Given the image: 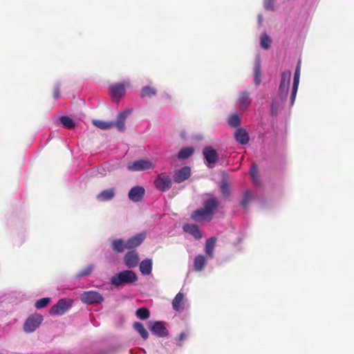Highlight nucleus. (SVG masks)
Wrapping results in <instances>:
<instances>
[{
    "label": "nucleus",
    "instance_id": "f257e3e1",
    "mask_svg": "<svg viewBox=\"0 0 354 354\" xmlns=\"http://www.w3.org/2000/svg\"><path fill=\"white\" fill-rule=\"evenodd\" d=\"M138 280L136 274L132 270H124L113 276L111 283L115 286H120L124 284L132 283Z\"/></svg>",
    "mask_w": 354,
    "mask_h": 354
},
{
    "label": "nucleus",
    "instance_id": "f03ea898",
    "mask_svg": "<svg viewBox=\"0 0 354 354\" xmlns=\"http://www.w3.org/2000/svg\"><path fill=\"white\" fill-rule=\"evenodd\" d=\"M289 88L285 86H279L277 97L272 100L271 104V113L272 115H277L278 110L282 106L286 101Z\"/></svg>",
    "mask_w": 354,
    "mask_h": 354
},
{
    "label": "nucleus",
    "instance_id": "7ed1b4c3",
    "mask_svg": "<svg viewBox=\"0 0 354 354\" xmlns=\"http://www.w3.org/2000/svg\"><path fill=\"white\" fill-rule=\"evenodd\" d=\"M156 188L162 192H167L171 188L172 180L171 177L165 172L157 175L153 181Z\"/></svg>",
    "mask_w": 354,
    "mask_h": 354
},
{
    "label": "nucleus",
    "instance_id": "20e7f679",
    "mask_svg": "<svg viewBox=\"0 0 354 354\" xmlns=\"http://www.w3.org/2000/svg\"><path fill=\"white\" fill-rule=\"evenodd\" d=\"M80 300L86 304H100L104 301L102 295L97 291H85L80 295Z\"/></svg>",
    "mask_w": 354,
    "mask_h": 354
},
{
    "label": "nucleus",
    "instance_id": "39448f33",
    "mask_svg": "<svg viewBox=\"0 0 354 354\" xmlns=\"http://www.w3.org/2000/svg\"><path fill=\"white\" fill-rule=\"evenodd\" d=\"M43 321V317L39 314L30 316L24 323V330L27 333H32L39 327Z\"/></svg>",
    "mask_w": 354,
    "mask_h": 354
},
{
    "label": "nucleus",
    "instance_id": "423d86ee",
    "mask_svg": "<svg viewBox=\"0 0 354 354\" xmlns=\"http://www.w3.org/2000/svg\"><path fill=\"white\" fill-rule=\"evenodd\" d=\"M154 164L148 159H141L129 163L127 168L129 171H145L148 169H153Z\"/></svg>",
    "mask_w": 354,
    "mask_h": 354
},
{
    "label": "nucleus",
    "instance_id": "0eeeda50",
    "mask_svg": "<svg viewBox=\"0 0 354 354\" xmlns=\"http://www.w3.org/2000/svg\"><path fill=\"white\" fill-rule=\"evenodd\" d=\"M71 302L66 299H59L56 304L50 309V314L53 315H62L68 309Z\"/></svg>",
    "mask_w": 354,
    "mask_h": 354
},
{
    "label": "nucleus",
    "instance_id": "6e6552de",
    "mask_svg": "<svg viewBox=\"0 0 354 354\" xmlns=\"http://www.w3.org/2000/svg\"><path fill=\"white\" fill-rule=\"evenodd\" d=\"M149 327L151 333L158 337H166L168 335V330L161 322H149Z\"/></svg>",
    "mask_w": 354,
    "mask_h": 354
},
{
    "label": "nucleus",
    "instance_id": "1a4fd4ad",
    "mask_svg": "<svg viewBox=\"0 0 354 354\" xmlns=\"http://www.w3.org/2000/svg\"><path fill=\"white\" fill-rule=\"evenodd\" d=\"M110 92L112 98L117 103L119 102L120 99L125 94V87L122 83H116L110 86Z\"/></svg>",
    "mask_w": 354,
    "mask_h": 354
},
{
    "label": "nucleus",
    "instance_id": "9d476101",
    "mask_svg": "<svg viewBox=\"0 0 354 354\" xmlns=\"http://www.w3.org/2000/svg\"><path fill=\"white\" fill-rule=\"evenodd\" d=\"M145 194V188L142 186H135L132 187L129 193V198L135 203H138L142 201Z\"/></svg>",
    "mask_w": 354,
    "mask_h": 354
},
{
    "label": "nucleus",
    "instance_id": "9b49d317",
    "mask_svg": "<svg viewBox=\"0 0 354 354\" xmlns=\"http://www.w3.org/2000/svg\"><path fill=\"white\" fill-rule=\"evenodd\" d=\"M219 204L220 202L217 198L212 197L205 200L203 203V206L205 211L213 218V215L218 209Z\"/></svg>",
    "mask_w": 354,
    "mask_h": 354
},
{
    "label": "nucleus",
    "instance_id": "f8f14e48",
    "mask_svg": "<svg viewBox=\"0 0 354 354\" xmlns=\"http://www.w3.org/2000/svg\"><path fill=\"white\" fill-rule=\"evenodd\" d=\"M191 218L196 222L210 221L212 217L204 208H199L191 214Z\"/></svg>",
    "mask_w": 354,
    "mask_h": 354
},
{
    "label": "nucleus",
    "instance_id": "ddd939ff",
    "mask_svg": "<svg viewBox=\"0 0 354 354\" xmlns=\"http://www.w3.org/2000/svg\"><path fill=\"white\" fill-rule=\"evenodd\" d=\"M300 77V66H297L293 78V84L290 97V104L292 106L295 101Z\"/></svg>",
    "mask_w": 354,
    "mask_h": 354
},
{
    "label": "nucleus",
    "instance_id": "4468645a",
    "mask_svg": "<svg viewBox=\"0 0 354 354\" xmlns=\"http://www.w3.org/2000/svg\"><path fill=\"white\" fill-rule=\"evenodd\" d=\"M191 176V169L189 167H183V168L175 171L174 180L177 183H180L188 179Z\"/></svg>",
    "mask_w": 354,
    "mask_h": 354
},
{
    "label": "nucleus",
    "instance_id": "2eb2a0df",
    "mask_svg": "<svg viewBox=\"0 0 354 354\" xmlns=\"http://www.w3.org/2000/svg\"><path fill=\"white\" fill-rule=\"evenodd\" d=\"M124 261L128 268H135L139 262L138 254L136 250L127 252L124 257Z\"/></svg>",
    "mask_w": 354,
    "mask_h": 354
},
{
    "label": "nucleus",
    "instance_id": "dca6fc26",
    "mask_svg": "<svg viewBox=\"0 0 354 354\" xmlns=\"http://www.w3.org/2000/svg\"><path fill=\"white\" fill-rule=\"evenodd\" d=\"M183 229L185 232L191 234L197 240L203 237V233L196 224L185 223L183 226Z\"/></svg>",
    "mask_w": 354,
    "mask_h": 354
},
{
    "label": "nucleus",
    "instance_id": "f3484780",
    "mask_svg": "<svg viewBox=\"0 0 354 354\" xmlns=\"http://www.w3.org/2000/svg\"><path fill=\"white\" fill-rule=\"evenodd\" d=\"M145 233L138 234L136 236L129 239L126 242L127 250H131L140 245L145 239Z\"/></svg>",
    "mask_w": 354,
    "mask_h": 354
},
{
    "label": "nucleus",
    "instance_id": "a211bd4d",
    "mask_svg": "<svg viewBox=\"0 0 354 354\" xmlns=\"http://www.w3.org/2000/svg\"><path fill=\"white\" fill-rule=\"evenodd\" d=\"M238 102L240 110L242 111H246L251 104L249 93L247 91L241 92L238 99Z\"/></svg>",
    "mask_w": 354,
    "mask_h": 354
},
{
    "label": "nucleus",
    "instance_id": "6ab92c4d",
    "mask_svg": "<svg viewBox=\"0 0 354 354\" xmlns=\"http://www.w3.org/2000/svg\"><path fill=\"white\" fill-rule=\"evenodd\" d=\"M203 154L209 164H214L216 162L218 155L212 147H205L203 149Z\"/></svg>",
    "mask_w": 354,
    "mask_h": 354
},
{
    "label": "nucleus",
    "instance_id": "aec40b11",
    "mask_svg": "<svg viewBox=\"0 0 354 354\" xmlns=\"http://www.w3.org/2000/svg\"><path fill=\"white\" fill-rule=\"evenodd\" d=\"M217 241V238L216 236H212L209 238L205 245V252L206 257L209 259H213L214 256V248L216 246V243Z\"/></svg>",
    "mask_w": 354,
    "mask_h": 354
},
{
    "label": "nucleus",
    "instance_id": "412c9836",
    "mask_svg": "<svg viewBox=\"0 0 354 354\" xmlns=\"http://www.w3.org/2000/svg\"><path fill=\"white\" fill-rule=\"evenodd\" d=\"M234 136L236 141L242 145H246L250 140L248 132L243 128H238L234 132Z\"/></svg>",
    "mask_w": 354,
    "mask_h": 354
},
{
    "label": "nucleus",
    "instance_id": "4be33fe9",
    "mask_svg": "<svg viewBox=\"0 0 354 354\" xmlns=\"http://www.w3.org/2000/svg\"><path fill=\"white\" fill-rule=\"evenodd\" d=\"M129 113V110H126L118 113L117 120L115 122H114V126H116L118 131H123L125 129V120Z\"/></svg>",
    "mask_w": 354,
    "mask_h": 354
},
{
    "label": "nucleus",
    "instance_id": "5701e85b",
    "mask_svg": "<svg viewBox=\"0 0 354 354\" xmlns=\"http://www.w3.org/2000/svg\"><path fill=\"white\" fill-rule=\"evenodd\" d=\"M207 257H205L202 254L196 255L194 259V270L196 272L202 271L207 263Z\"/></svg>",
    "mask_w": 354,
    "mask_h": 354
},
{
    "label": "nucleus",
    "instance_id": "b1692460",
    "mask_svg": "<svg viewBox=\"0 0 354 354\" xmlns=\"http://www.w3.org/2000/svg\"><path fill=\"white\" fill-rule=\"evenodd\" d=\"M115 194V188H109L102 191L97 195V199L100 201H107L112 199Z\"/></svg>",
    "mask_w": 354,
    "mask_h": 354
},
{
    "label": "nucleus",
    "instance_id": "393cba45",
    "mask_svg": "<svg viewBox=\"0 0 354 354\" xmlns=\"http://www.w3.org/2000/svg\"><path fill=\"white\" fill-rule=\"evenodd\" d=\"M184 295L182 292H178L172 301V307L176 311H182L184 309L183 306Z\"/></svg>",
    "mask_w": 354,
    "mask_h": 354
},
{
    "label": "nucleus",
    "instance_id": "a878e982",
    "mask_svg": "<svg viewBox=\"0 0 354 354\" xmlns=\"http://www.w3.org/2000/svg\"><path fill=\"white\" fill-rule=\"evenodd\" d=\"M152 270V261L150 259H146L141 261L140 264V271L144 275L151 274Z\"/></svg>",
    "mask_w": 354,
    "mask_h": 354
},
{
    "label": "nucleus",
    "instance_id": "bb28decb",
    "mask_svg": "<svg viewBox=\"0 0 354 354\" xmlns=\"http://www.w3.org/2000/svg\"><path fill=\"white\" fill-rule=\"evenodd\" d=\"M93 124L100 129H109L114 127V122L113 121H103L100 120H93Z\"/></svg>",
    "mask_w": 354,
    "mask_h": 354
},
{
    "label": "nucleus",
    "instance_id": "cd10ccee",
    "mask_svg": "<svg viewBox=\"0 0 354 354\" xmlns=\"http://www.w3.org/2000/svg\"><path fill=\"white\" fill-rule=\"evenodd\" d=\"M111 248L115 252H122L127 249L126 243L121 239L114 240L111 243Z\"/></svg>",
    "mask_w": 354,
    "mask_h": 354
},
{
    "label": "nucleus",
    "instance_id": "c85d7f7f",
    "mask_svg": "<svg viewBox=\"0 0 354 354\" xmlns=\"http://www.w3.org/2000/svg\"><path fill=\"white\" fill-rule=\"evenodd\" d=\"M254 82L255 84L259 85L261 83V62L260 60H257L254 66Z\"/></svg>",
    "mask_w": 354,
    "mask_h": 354
},
{
    "label": "nucleus",
    "instance_id": "c756f323",
    "mask_svg": "<svg viewBox=\"0 0 354 354\" xmlns=\"http://www.w3.org/2000/svg\"><path fill=\"white\" fill-rule=\"evenodd\" d=\"M133 328L140 334L142 339H147L148 338L149 333L142 323L135 322L133 324Z\"/></svg>",
    "mask_w": 354,
    "mask_h": 354
},
{
    "label": "nucleus",
    "instance_id": "7c9ffc66",
    "mask_svg": "<svg viewBox=\"0 0 354 354\" xmlns=\"http://www.w3.org/2000/svg\"><path fill=\"white\" fill-rule=\"evenodd\" d=\"M291 78V72L290 71H283L281 73V80L279 86L289 88Z\"/></svg>",
    "mask_w": 354,
    "mask_h": 354
},
{
    "label": "nucleus",
    "instance_id": "2f4dec72",
    "mask_svg": "<svg viewBox=\"0 0 354 354\" xmlns=\"http://www.w3.org/2000/svg\"><path fill=\"white\" fill-rule=\"evenodd\" d=\"M227 122L231 127L236 128L241 125V119L237 113H234L229 117Z\"/></svg>",
    "mask_w": 354,
    "mask_h": 354
},
{
    "label": "nucleus",
    "instance_id": "473e14b6",
    "mask_svg": "<svg viewBox=\"0 0 354 354\" xmlns=\"http://www.w3.org/2000/svg\"><path fill=\"white\" fill-rule=\"evenodd\" d=\"M194 149L192 147H185L180 150L178 158L185 160L190 157L194 153Z\"/></svg>",
    "mask_w": 354,
    "mask_h": 354
},
{
    "label": "nucleus",
    "instance_id": "72a5a7b5",
    "mask_svg": "<svg viewBox=\"0 0 354 354\" xmlns=\"http://www.w3.org/2000/svg\"><path fill=\"white\" fill-rule=\"evenodd\" d=\"M136 315L140 319H147L150 317V312L147 308L142 307L137 309Z\"/></svg>",
    "mask_w": 354,
    "mask_h": 354
},
{
    "label": "nucleus",
    "instance_id": "f704fd0d",
    "mask_svg": "<svg viewBox=\"0 0 354 354\" xmlns=\"http://www.w3.org/2000/svg\"><path fill=\"white\" fill-rule=\"evenodd\" d=\"M271 39L267 34H263L260 37V45L263 49H268L270 47Z\"/></svg>",
    "mask_w": 354,
    "mask_h": 354
},
{
    "label": "nucleus",
    "instance_id": "c9c22d12",
    "mask_svg": "<svg viewBox=\"0 0 354 354\" xmlns=\"http://www.w3.org/2000/svg\"><path fill=\"white\" fill-rule=\"evenodd\" d=\"M156 94V91L151 86H145L142 88L140 95L142 97H151Z\"/></svg>",
    "mask_w": 354,
    "mask_h": 354
},
{
    "label": "nucleus",
    "instance_id": "e433bc0d",
    "mask_svg": "<svg viewBox=\"0 0 354 354\" xmlns=\"http://www.w3.org/2000/svg\"><path fill=\"white\" fill-rule=\"evenodd\" d=\"M60 122L64 125V127L68 129H72L75 127V122L73 120L69 118L68 116H62L59 118Z\"/></svg>",
    "mask_w": 354,
    "mask_h": 354
},
{
    "label": "nucleus",
    "instance_id": "4c0bfd02",
    "mask_svg": "<svg viewBox=\"0 0 354 354\" xmlns=\"http://www.w3.org/2000/svg\"><path fill=\"white\" fill-rule=\"evenodd\" d=\"M250 174L252 180L255 183H259V171L258 167L255 164H252L250 170Z\"/></svg>",
    "mask_w": 354,
    "mask_h": 354
},
{
    "label": "nucleus",
    "instance_id": "58836bf2",
    "mask_svg": "<svg viewBox=\"0 0 354 354\" xmlns=\"http://www.w3.org/2000/svg\"><path fill=\"white\" fill-rule=\"evenodd\" d=\"M50 299L49 297L39 299L35 302V306L37 309L43 308L50 303Z\"/></svg>",
    "mask_w": 354,
    "mask_h": 354
},
{
    "label": "nucleus",
    "instance_id": "ea45409f",
    "mask_svg": "<svg viewBox=\"0 0 354 354\" xmlns=\"http://www.w3.org/2000/svg\"><path fill=\"white\" fill-rule=\"evenodd\" d=\"M220 189L224 198H227L230 196V188L226 180H223L221 182Z\"/></svg>",
    "mask_w": 354,
    "mask_h": 354
},
{
    "label": "nucleus",
    "instance_id": "a19ab883",
    "mask_svg": "<svg viewBox=\"0 0 354 354\" xmlns=\"http://www.w3.org/2000/svg\"><path fill=\"white\" fill-rule=\"evenodd\" d=\"M93 269V266H88L86 268L77 272L75 275V277L80 279L84 276H88L91 273Z\"/></svg>",
    "mask_w": 354,
    "mask_h": 354
},
{
    "label": "nucleus",
    "instance_id": "79ce46f5",
    "mask_svg": "<svg viewBox=\"0 0 354 354\" xmlns=\"http://www.w3.org/2000/svg\"><path fill=\"white\" fill-rule=\"evenodd\" d=\"M251 197H252L251 194L249 192H246L245 194L244 198L242 201V203H241L242 206L246 207L248 202L251 199Z\"/></svg>",
    "mask_w": 354,
    "mask_h": 354
},
{
    "label": "nucleus",
    "instance_id": "37998d69",
    "mask_svg": "<svg viewBox=\"0 0 354 354\" xmlns=\"http://www.w3.org/2000/svg\"><path fill=\"white\" fill-rule=\"evenodd\" d=\"M265 8L272 10L274 9V0H265Z\"/></svg>",
    "mask_w": 354,
    "mask_h": 354
},
{
    "label": "nucleus",
    "instance_id": "c03bdc74",
    "mask_svg": "<svg viewBox=\"0 0 354 354\" xmlns=\"http://www.w3.org/2000/svg\"><path fill=\"white\" fill-rule=\"evenodd\" d=\"M188 334L187 333L183 332L180 334L178 337V343L179 346H182L183 341L187 337Z\"/></svg>",
    "mask_w": 354,
    "mask_h": 354
},
{
    "label": "nucleus",
    "instance_id": "a18cd8bd",
    "mask_svg": "<svg viewBox=\"0 0 354 354\" xmlns=\"http://www.w3.org/2000/svg\"><path fill=\"white\" fill-rule=\"evenodd\" d=\"M53 95L55 100L59 97V90L58 88H55L53 92Z\"/></svg>",
    "mask_w": 354,
    "mask_h": 354
}]
</instances>
